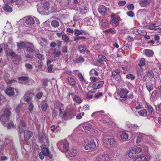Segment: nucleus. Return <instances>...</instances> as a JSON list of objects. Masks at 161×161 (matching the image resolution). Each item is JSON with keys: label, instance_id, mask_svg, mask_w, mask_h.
<instances>
[{"label": "nucleus", "instance_id": "f257e3e1", "mask_svg": "<svg viewBox=\"0 0 161 161\" xmlns=\"http://www.w3.org/2000/svg\"><path fill=\"white\" fill-rule=\"evenodd\" d=\"M129 91L126 89L121 88L119 92H117V97L116 99H119L123 103L128 104V99L127 94Z\"/></svg>", "mask_w": 161, "mask_h": 161}, {"label": "nucleus", "instance_id": "f03ea898", "mask_svg": "<svg viewBox=\"0 0 161 161\" xmlns=\"http://www.w3.org/2000/svg\"><path fill=\"white\" fill-rule=\"evenodd\" d=\"M83 146L85 149L90 151L94 150L97 147L96 142L93 140H85L84 141Z\"/></svg>", "mask_w": 161, "mask_h": 161}, {"label": "nucleus", "instance_id": "7ed1b4c3", "mask_svg": "<svg viewBox=\"0 0 161 161\" xmlns=\"http://www.w3.org/2000/svg\"><path fill=\"white\" fill-rule=\"evenodd\" d=\"M57 146L58 149L62 152H66L69 150V143L66 140H64L58 142Z\"/></svg>", "mask_w": 161, "mask_h": 161}, {"label": "nucleus", "instance_id": "20e7f679", "mask_svg": "<svg viewBox=\"0 0 161 161\" xmlns=\"http://www.w3.org/2000/svg\"><path fill=\"white\" fill-rule=\"evenodd\" d=\"M11 114V112L10 111V108H5L3 111V114L0 118V120L4 125L5 126L7 120H8L9 116Z\"/></svg>", "mask_w": 161, "mask_h": 161}, {"label": "nucleus", "instance_id": "39448f33", "mask_svg": "<svg viewBox=\"0 0 161 161\" xmlns=\"http://www.w3.org/2000/svg\"><path fill=\"white\" fill-rule=\"evenodd\" d=\"M75 114L72 110L69 109L64 112L60 116L64 120L70 119L73 118L75 116Z\"/></svg>", "mask_w": 161, "mask_h": 161}, {"label": "nucleus", "instance_id": "423d86ee", "mask_svg": "<svg viewBox=\"0 0 161 161\" xmlns=\"http://www.w3.org/2000/svg\"><path fill=\"white\" fill-rule=\"evenodd\" d=\"M142 151L140 147H136L129 150L128 153V156L130 158H134L137 156Z\"/></svg>", "mask_w": 161, "mask_h": 161}, {"label": "nucleus", "instance_id": "0eeeda50", "mask_svg": "<svg viewBox=\"0 0 161 161\" xmlns=\"http://www.w3.org/2000/svg\"><path fill=\"white\" fill-rule=\"evenodd\" d=\"M6 55L7 56H11L13 58H15L16 61H20L21 60L20 56L18 55L13 51L7 52L6 53Z\"/></svg>", "mask_w": 161, "mask_h": 161}, {"label": "nucleus", "instance_id": "6e6552de", "mask_svg": "<svg viewBox=\"0 0 161 161\" xmlns=\"http://www.w3.org/2000/svg\"><path fill=\"white\" fill-rule=\"evenodd\" d=\"M112 20L110 22V24L115 27H116L119 25V21L120 19V17L119 16L115 17L114 16H111Z\"/></svg>", "mask_w": 161, "mask_h": 161}, {"label": "nucleus", "instance_id": "1a4fd4ad", "mask_svg": "<svg viewBox=\"0 0 161 161\" xmlns=\"http://www.w3.org/2000/svg\"><path fill=\"white\" fill-rule=\"evenodd\" d=\"M33 94L30 91H28L26 92L24 96V101L29 103L31 101Z\"/></svg>", "mask_w": 161, "mask_h": 161}, {"label": "nucleus", "instance_id": "9d476101", "mask_svg": "<svg viewBox=\"0 0 161 161\" xmlns=\"http://www.w3.org/2000/svg\"><path fill=\"white\" fill-rule=\"evenodd\" d=\"M15 91L18 93V90L16 89L9 87L6 90L5 93L8 95L13 96L14 95Z\"/></svg>", "mask_w": 161, "mask_h": 161}, {"label": "nucleus", "instance_id": "9b49d317", "mask_svg": "<svg viewBox=\"0 0 161 161\" xmlns=\"http://www.w3.org/2000/svg\"><path fill=\"white\" fill-rule=\"evenodd\" d=\"M25 20V23L27 25H31L35 23L34 19L30 16H26L24 17Z\"/></svg>", "mask_w": 161, "mask_h": 161}, {"label": "nucleus", "instance_id": "f8f14e48", "mask_svg": "<svg viewBox=\"0 0 161 161\" xmlns=\"http://www.w3.org/2000/svg\"><path fill=\"white\" fill-rule=\"evenodd\" d=\"M33 132L29 130L24 131V138L25 141H27L33 136Z\"/></svg>", "mask_w": 161, "mask_h": 161}, {"label": "nucleus", "instance_id": "ddd939ff", "mask_svg": "<svg viewBox=\"0 0 161 161\" xmlns=\"http://www.w3.org/2000/svg\"><path fill=\"white\" fill-rule=\"evenodd\" d=\"M59 112L60 115L62 114V111L61 108H59L58 107L54 108L52 113V115L53 118L56 117L58 115V113Z\"/></svg>", "mask_w": 161, "mask_h": 161}, {"label": "nucleus", "instance_id": "4468645a", "mask_svg": "<svg viewBox=\"0 0 161 161\" xmlns=\"http://www.w3.org/2000/svg\"><path fill=\"white\" fill-rule=\"evenodd\" d=\"M113 78L117 81H119L121 79L119 72L118 70L113 71L112 73Z\"/></svg>", "mask_w": 161, "mask_h": 161}, {"label": "nucleus", "instance_id": "2eb2a0df", "mask_svg": "<svg viewBox=\"0 0 161 161\" xmlns=\"http://www.w3.org/2000/svg\"><path fill=\"white\" fill-rule=\"evenodd\" d=\"M78 49L81 53H84L85 52L89 53V50L87 49V47L85 45H81L78 47Z\"/></svg>", "mask_w": 161, "mask_h": 161}, {"label": "nucleus", "instance_id": "dca6fc26", "mask_svg": "<svg viewBox=\"0 0 161 161\" xmlns=\"http://www.w3.org/2000/svg\"><path fill=\"white\" fill-rule=\"evenodd\" d=\"M67 79L68 84L70 86L74 87L76 85V82L74 78L68 76L67 77Z\"/></svg>", "mask_w": 161, "mask_h": 161}, {"label": "nucleus", "instance_id": "f3484780", "mask_svg": "<svg viewBox=\"0 0 161 161\" xmlns=\"http://www.w3.org/2000/svg\"><path fill=\"white\" fill-rule=\"evenodd\" d=\"M103 84V81L97 82L92 85V87L94 90L99 89L102 87Z\"/></svg>", "mask_w": 161, "mask_h": 161}, {"label": "nucleus", "instance_id": "a211bd4d", "mask_svg": "<svg viewBox=\"0 0 161 161\" xmlns=\"http://www.w3.org/2000/svg\"><path fill=\"white\" fill-rule=\"evenodd\" d=\"M26 44H29L30 46H27L26 47L27 48V51L28 52L33 53L36 52L35 50L34 49V46L33 44L30 42H27Z\"/></svg>", "mask_w": 161, "mask_h": 161}, {"label": "nucleus", "instance_id": "6ab92c4d", "mask_svg": "<svg viewBox=\"0 0 161 161\" xmlns=\"http://www.w3.org/2000/svg\"><path fill=\"white\" fill-rule=\"evenodd\" d=\"M98 161H110V159L108 155H100L97 158Z\"/></svg>", "mask_w": 161, "mask_h": 161}, {"label": "nucleus", "instance_id": "aec40b11", "mask_svg": "<svg viewBox=\"0 0 161 161\" xmlns=\"http://www.w3.org/2000/svg\"><path fill=\"white\" fill-rule=\"evenodd\" d=\"M107 10V7L104 5L100 6L98 8L99 13L102 15H104Z\"/></svg>", "mask_w": 161, "mask_h": 161}, {"label": "nucleus", "instance_id": "412c9836", "mask_svg": "<svg viewBox=\"0 0 161 161\" xmlns=\"http://www.w3.org/2000/svg\"><path fill=\"white\" fill-rule=\"evenodd\" d=\"M72 98L74 101L79 104L83 101L82 99L78 95H74L73 97Z\"/></svg>", "mask_w": 161, "mask_h": 161}, {"label": "nucleus", "instance_id": "4be33fe9", "mask_svg": "<svg viewBox=\"0 0 161 161\" xmlns=\"http://www.w3.org/2000/svg\"><path fill=\"white\" fill-rule=\"evenodd\" d=\"M120 137L123 141H125L128 139L129 135L127 133L125 132H122L120 133Z\"/></svg>", "mask_w": 161, "mask_h": 161}, {"label": "nucleus", "instance_id": "5701e85b", "mask_svg": "<svg viewBox=\"0 0 161 161\" xmlns=\"http://www.w3.org/2000/svg\"><path fill=\"white\" fill-rule=\"evenodd\" d=\"M146 87L148 91L150 92L153 89V86L151 82H147L146 84Z\"/></svg>", "mask_w": 161, "mask_h": 161}, {"label": "nucleus", "instance_id": "b1692460", "mask_svg": "<svg viewBox=\"0 0 161 161\" xmlns=\"http://www.w3.org/2000/svg\"><path fill=\"white\" fill-rule=\"evenodd\" d=\"M145 103L147 108V109L148 112L149 113V114H152L154 111L153 108L151 106V105L148 103L146 102Z\"/></svg>", "mask_w": 161, "mask_h": 161}, {"label": "nucleus", "instance_id": "393cba45", "mask_svg": "<svg viewBox=\"0 0 161 161\" xmlns=\"http://www.w3.org/2000/svg\"><path fill=\"white\" fill-rule=\"evenodd\" d=\"M77 151L75 149L70 150L68 152L69 156L70 157H74L77 155Z\"/></svg>", "mask_w": 161, "mask_h": 161}, {"label": "nucleus", "instance_id": "a878e982", "mask_svg": "<svg viewBox=\"0 0 161 161\" xmlns=\"http://www.w3.org/2000/svg\"><path fill=\"white\" fill-rule=\"evenodd\" d=\"M41 108L44 111H46L47 110L48 104L47 102L46 101H43L41 103Z\"/></svg>", "mask_w": 161, "mask_h": 161}, {"label": "nucleus", "instance_id": "bb28decb", "mask_svg": "<svg viewBox=\"0 0 161 161\" xmlns=\"http://www.w3.org/2000/svg\"><path fill=\"white\" fill-rule=\"evenodd\" d=\"M150 3L149 0H142L139 2L140 5L142 7H145Z\"/></svg>", "mask_w": 161, "mask_h": 161}, {"label": "nucleus", "instance_id": "cd10ccee", "mask_svg": "<svg viewBox=\"0 0 161 161\" xmlns=\"http://www.w3.org/2000/svg\"><path fill=\"white\" fill-rule=\"evenodd\" d=\"M40 43L42 47H47V39L45 38H41Z\"/></svg>", "mask_w": 161, "mask_h": 161}, {"label": "nucleus", "instance_id": "c85d7f7f", "mask_svg": "<svg viewBox=\"0 0 161 161\" xmlns=\"http://www.w3.org/2000/svg\"><path fill=\"white\" fill-rule=\"evenodd\" d=\"M157 93V91L156 90L152 92L150 96V99L151 101L154 102L156 100Z\"/></svg>", "mask_w": 161, "mask_h": 161}, {"label": "nucleus", "instance_id": "c756f323", "mask_svg": "<svg viewBox=\"0 0 161 161\" xmlns=\"http://www.w3.org/2000/svg\"><path fill=\"white\" fill-rule=\"evenodd\" d=\"M26 43L23 42H20L17 44V47L18 49L24 48L25 47Z\"/></svg>", "mask_w": 161, "mask_h": 161}, {"label": "nucleus", "instance_id": "7c9ffc66", "mask_svg": "<svg viewBox=\"0 0 161 161\" xmlns=\"http://www.w3.org/2000/svg\"><path fill=\"white\" fill-rule=\"evenodd\" d=\"M146 74L147 77L150 79H152L154 76L153 71L151 70H147L146 71Z\"/></svg>", "mask_w": 161, "mask_h": 161}, {"label": "nucleus", "instance_id": "2f4dec72", "mask_svg": "<svg viewBox=\"0 0 161 161\" xmlns=\"http://www.w3.org/2000/svg\"><path fill=\"white\" fill-rule=\"evenodd\" d=\"M39 141L42 143H45L46 142L47 143L48 142V139L46 136L43 135L39 136Z\"/></svg>", "mask_w": 161, "mask_h": 161}, {"label": "nucleus", "instance_id": "473e14b6", "mask_svg": "<svg viewBox=\"0 0 161 161\" xmlns=\"http://www.w3.org/2000/svg\"><path fill=\"white\" fill-rule=\"evenodd\" d=\"M3 9L7 12H11L12 11V8L8 5V3H6L4 6Z\"/></svg>", "mask_w": 161, "mask_h": 161}, {"label": "nucleus", "instance_id": "72a5a7b5", "mask_svg": "<svg viewBox=\"0 0 161 161\" xmlns=\"http://www.w3.org/2000/svg\"><path fill=\"white\" fill-rule=\"evenodd\" d=\"M98 59L97 61L98 63L102 64L103 62L106 61V58L105 57L102 55H100L98 56Z\"/></svg>", "mask_w": 161, "mask_h": 161}, {"label": "nucleus", "instance_id": "f704fd0d", "mask_svg": "<svg viewBox=\"0 0 161 161\" xmlns=\"http://www.w3.org/2000/svg\"><path fill=\"white\" fill-rule=\"evenodd\" d=\"M138 113L139 115L141 116H146L147 114V111L145 109L139 110Z\"/></svg>", "mask_w": 161, "mask_h": 161}, {"label": "nucleus", "instance_id": "c9c22d12", "mask_svg": "<svg viewBox=\"0 0 161 161\" xmlns=\"http://www.w3.org/2000/svg\"><path fill=\"white\" fill-rule=\"evenodd\" d=\"M147 29L150 30L156 31L157 27L158 26L155 25V24H151L146 26Z\"/></svg>", "mask_w": 161, "mask_h": 161}, {"label": "nucleus", "instance_id": "e433bc0d", "mask_svg": "<svg viewBox=\"0 0 161 161\" xmlns=\"http://www.w3.org/2000/svg\"><path fill=\"white\" fill-rule=\"evenodd\" d=\"M105 140L109 143L111 146L116 143V141L114 138H107L105 139Z\"/></svg>", "mask_w": 161, "mask_h": 161}, {"label": "nucleus", "instance_id": "4c0bfd02", "mask_svg": "<svg viewBox=\"0 0 161 161\" xmlns=\"http://www.w3.org/2000/svg\"><path fill=\"white\" fill-rule=\"evenodd\" d=\"M43 10L44 11L48 10L50 8V4L49 3L46 2L44 3L42 7Z\"/></svg>", "mask_w": 161, "mask_h": 161}, {"label": "nucleus", "instance_id": "58836bf2", "mask_svg": "<svg viewBox=\"0 0 161 161\" xmlns=\"http://www.w3.org/2000/svg\"><path fill=\"white\" fill-rule=\"evenodd\" d=\"M78 76L80 82L82 83H85L86 82V80L84 79L83 76L81 73H79L78 74Z\"/></svg>", "mask_w": 161, "mask_h": 161}, {"label": "nucleus", "instance_id": "ea45409f", "mask_svg": "<svg viewBox=\"0 0 161 161\" xmlns=\"http://www.w3.org/2000/svg\"><path fill=\"white\" fill-rule=\"evenodd\" d=\"M35 56L40 60L42 61L44 58L43 54L39 53H36L35 54Z\"/></svg>", "mask_w": 161, "mask_h": 161}, {"label": "nucleus", "instance_id": "a19ab883", "mask_svg": "<svg viewBox=\"0 0 161 161\" xmlns=\"http://www.w3.org/2000/svg\"><path fill=\"white\" fill-rule=\"evenodd\" d=\"M145 53L147 56L149 57H152L153 54V51L149 49H146L145 50Z\"/></svg>", "mask_w": 161, "mask_h": 161}, {"label": "nucleus", "instance_id": "79ce46f5", "mask_svg": "<svg viewBox=\"0 0 161 161\" xmlns=\"http://www.w3.org/2000/svg\"><path fill=\"white\" fill-rule=\"evenodd\" d=\"M41 152L44 155L46 156H47L49 153L48 149L46 147H44L42 148V151Z\"/></svg>", "mask_w": 161, "mask_h": 161}, {"label": "nucleus", "instance_id": "37998d69", "mask_svg": "<svg viewBox=\"0 0 161 161\" xmlns=\"http://www.w3.org/2000/svg\"><path fill=\"white\" fill-rule=\"evenodd\" d=\"M108 22L107 19H102V23L101 24L102 28H104L108 25Z\"/></svg>", "mask_w": 161, "mask_h": 161}, {"label": "nucleus", "instance_id": "c03bdc74", "mask_svg": "<svg viewBox=\"0 0 161 161\" xmlns=\"http://www.w3.org/2000/svg\"><path fill=\"white\" fill-rule=\"evenodd\" d=\"M94 92L89 91L86 94V98L87 99L90 100L92 99L93 97V93Z\"/></svg>", "mask_w": 161, "mask_h": 161}, {"label": "nucleus", "instance_id": "a18cd8bd", "mask_svg": "<svg viewBox=\"0 0 161 161\" xmlns=\"http://www.w3.org/2000/svg\"><path fill=\"white\" fill-rule=\"evenodd\" d=\"M105 33H109L114 34L116 32V31L114 29H113L112 28H109L107 30L104 31Z\"/></svg>", "mask_w": 161, "mask_h": 161}, {"label": "nucleus", "instance_id": "49530a36", "mask_svg": "<svg viewBox=\"0 0 161 161\" xmlns=\"http://www.w3.org/2000/svg\"><path fill=\"white\" fill-rule=\"evenodd\" d=\"M89 74L91 76H93V75L97 76L98 73L95 69H92L90 71Z\"/></svg>", "mask_w": 161, "mask_h": 161}, {"label": "nucleus", "instance_id": "de8ad7c7", "mask_svg": "<svg viewBox=\"0 0 161 161\" xmlns=\"http://www.w3.org/2000/svg\"><path fill=\"white\" fill-rule=\"evenodd\" d=\"M84 59L81 56H80L75 60V62L76 63H81L84 61Z\"/></svg>", "mask_w": 161, "mask_h": 161}, {"label": "nucleus", "instance_id": "09e8293b", "mask_svg": "<svg viewBox=\"0 0 161 161\" xmlns=\"http://www.w3.org/2000/svg\"><path fill=\"white\" fill-rule=\"evenodd\" d=\"M134 31L135 32H137V33H136V35L139 34L143 36L145 34H147L146 32L144 31H142L140 30H137V29L134 30Z\"/></svg>", "mask_w": 161, "mask_h": 161}, {"label": "nucleus", "instance_id": "8fccbe9b", "mask_svg": "<svg viewBox=\"0 0 161 161\" xmlns=\"http://www.w3.org/2000/svg\"><path fill=\"white\" fill-rule=\"evenodd\" d=\"M126 78L127 79H130L131 80H133L135 79L136 77L133 75L130 74L127 75L126 76Z\"/></svg>", "mask_w": 161, "mask_h": 161}, {"label": "nucleus", "instance_id": "3c124183", "mask_svg": "<svg viewBox=\"0 0 161 161\" xmlns=\"http://www.w3.org/2000/svg\"><path fill=\"white\" fill-rule=\"evenodd\" d=\"M145 64V60L144 58H142L138 63V65L140 67L144 66Z\"/></svg>", "mask_w": 161, "mask_h": 161}, {"label": "nucleus", "instance_id": "603ef678", "mask_svg": "<svg viewBox=\"0 0 161 161\" xmlns=\"http://www.w3.org/2000/svg\"><path fill=\"white\" fill-rule=\"evenodd\" d=\"M15 128V125L12 120H10V123L8 124L7 128L8 129H10L12 128Z\"/></svg>", "mask_w": 161, "mask_h": 161}, {"label": "nucleus", "instance_id": "864d4df0", "mask_svg": "<svg viewBox=\"0 0 161 161\" xmlns=\"http://www.w3.org/2000/svg\"><path fill=\"white\" fill-rule=\"evenodd\" d=\"M120 70L123 74H125L127 70V68L125 65H123L120 69Z\"/></svg>", "mask_w": 161, "mask_h": 161}, {"label": "nucleus", "instance_id": "5fc2aeb1", "mask_svg": "<svg viewBox=\"0 0 161 161\" xmlns=\"http://www.w3.org/2000/svg\"><path fill=\"white\" fill-rule=\"evenodd\" d=\"M29 105L28 106V109L30 112H31L33 109L34 106L31 101L29 103H28Z\"/></svg>", "mask_w": 161, "mask_h": 161}, {"label": "nucleus", "instance_id": "6e6d98bb", "mask_svg": "<svg viewBox=\"0 0 161 161\" xmlns=\"http://www.w3.org/2000/svg\"><path fill=\"white\" fill-rule=\"evenodd\" d=\"M51 25L53 27H56L59 25V23L56 20H53L51 22Z\"/></svg>", "mask_w": 161, "mask_h": 161}, {"label": "nucleus", "instance_id": "4d7b16f0", "mask_svg": "<svg viewBox=\"0 0 161 161\" xmlns=\"http://www.w3.org/2000/svg\"><path fill=\"white\" fill-rule=\"evenodd\" d=\"M147 158L145 156H141L136 158L135 161H146Z\"/></svg>", "mask_w": 161, "mask_h": 161}, {"label": "nucleus", "instance_id": "13d9d810", "mask_svg": "<svg viewBox=\"0 0 161 161\" xmlns=\"http://www.w3.org/2000/svg\"><path fill=\"white\" fill-rule=\"evenodd\" d=\"M83 32L84 31L82 30H80L78 29L75 30L74 34L75 36H77L79 35H82Z\"/></svg>", "mask_w": 161, "mask_h": 161}, {"label": "nucleus", "instance_id": "bf43d9fd", "mask_svg": "<svg viewBox=\"0 0 161 161\" xmlns=\"http://www.w3.org/2000/svg\"><path fill=\"white\" fill-rule=\"evenodd\" d=\"M69 39V36L66 34L63 35L62 36V40L65 42H67Z\"/></svg>", "mask_w": 161, "mask_h": 161}, {"label": "nucleus", "instance_id": "052dcab7", "mask_svg": "<svg viewBox=\"0 0 161 161\" xmlns=\"http://www.w3.org/2000/svg\"><path fill=\"white\" fill-rule=\"evenodd\" d=\"M28 77L27 76H22L18 78V80L23 81H27L28 80Z\"/></svg>", "mask_w": 161, "mask_h": 161}, {"label": "nucleus", "instance_id": "680f3d73", "mask_svg": "<svg viewBox=\"0 0 161 161\" xmlns=\"http://www.w3.org/2000/svg\"><path fill=\"white\" fill-rule=\"evenodd\" d=\"M142 136L141 135H138L136 139V142L137 143H139L142 140Z\"/></svg>", "mask_w": 161, "mask_h": 161}, {"label": "nucleus", "instance_id": "e2e57ef3", "mask_svg": "<svg viewBox=\"0 0 161 161\" xmlns=\"http://www.w3.org/2000/svg\"><path fill=\"white\" fill-rule=\"evenodd\" d=\"M54 57H58L61 54V52L60 50H58L57 52H54Z\"/></svg>", "mask_w": 161, "mask_h": 161}, {"label": "nucleus", "instance_id": "0e129e2a", "mask_svg": "<svg viewBox=\"0 0 161 161\" xmlns=\"http://www.w3.org/2000/svg\"><path fill=\"white\" fill-rule=\"evenodd\" d=\"M129 127L130 128V130H135L137 129V125L135 124L131 125Z\"/></svg>", "mask_w": 161, "mask_h": 161}, {"label": "nucleus", "instance_id": "69168bd1", "mask_svg": "<svg viewBox=\"0 0 161 161\" xmlns=\"http://www.w3.org/2000/svg\"><path fill=\"white\" fill-rule=\"evenodd\" d=\"M103 93L102 92H98L95 94L94 97L96 99H97L100 97L103 96Z\"/></svg>", "mask_w": 161, "mask_h": 161}, {"label": "nucleus", "instance_id": "338daca9", "mask_svg": "<svg viewBox=\"0 0 161 161\" xmlns=\"http://www.w3.org/2000/svg\"><path fill=\"white\" fill-rule=\"evenodd\" d=\"M84 115V112H82L80 114H78L76 116V119H80Z\"/></svg>", "mask_w": 161, "mask_h": 161}, {"label": "nucleus", "instance_id": "774afa93", "mask_svg": "<svg viewBox=\"0 0 161 161\" xmlns=\"http://www.w3.org/2000/svg\"><path fill=\"white\" fill-rule=\"evenodd\" d=\"M43 95L42 92H41L37 93L36 95V97L38 99H41Z\"/></svg>", "mask_w": 161, "mask_h": 161}]
</instances>
